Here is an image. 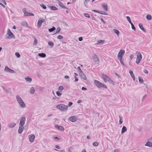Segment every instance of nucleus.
<instances>
[{"label": "nucleus", "mask_w": 152, "mask_h": 152, "mask_svg": "<svg viewBox=\"0 0 152 152\" xmlns=\"http://www.w3.org/2000/svg\"><path fill=\"white\" fill-rule=\"evenodd\" d=\"M56 108L62 111H66L68 109V106L63 104L57 105Z\"/></svg>", "instance_id": "obj_1"}, {"label": "nucleus", "mask_w": 152, "mask_h": 152, "mask_svg": "<svg viewBox=\"0 0 152 152\" xmlns=\"http://www.w3.org/2000/svg\"><path fill=\"white\" fill-rule=\"evenodd\" d=\"M16 98L18 103L21 107L24 108L26 107L25 104L19 96H16Z\"/></svg>", "instance_id": "obj_2"}, {"label": "nucleus", "mask_w": 152, "mask_h": 152, "mask_svg": "<svg viewBox=\"0 0 152 152\" xmlns=\"http://www.w3.org/2000/svg\"><path fill=\"white\" fill-rule=\"evenodd\" d=\"M137 55V59L136 63L137 64H139L142 58V56L141 53L139 51H137L136 52Z\"/></svg>", "instance_id": "obj_3"}, {"label": "nucleus", "mask_w": 152, "mask_h": 152, "mask_svg": "<svg viewBox=\"0 0 152 152\" xmlns=\"http://www.w3.org/2000/svg\"><path fill=\"white\" fill-rule=\"evenodd\" d=\"M7 34L8 35V36L6 38L7 39H12L15 37V35L11 32L9 29L8 30Z\"/></svg>", "instance_id": "obj_4"}, {"label": "nucleus", "mask_w": 152, "mask_h": 152, "mask_svg": "<svg viewBox=\"0 0 152 152\" xmlns=\"http://www.w3.org/2000/svg\"><path fill=\"white\" fill-rule=\"evenodd\" d=\"M125 53L124 50H121L118 52V59H122V57Z\"/></svg>", "instance_id": "obj_5"}, {"label": "nucleus", "mask_w": 152, "mask_h": 152, "mask_svg": "<svg viewBox=\"0 0 152 152\" xmlns=\"http://www.w3.org/2000/svg\"><path fill=\"white\" fill-rule=\"evenodd\" d=\"M26 120V118L25 117H22L20 120L19 126H23L25 124Z\"/></svg>", "instance_id": "obj_6"}, {"label": "nucleus", "mask_w": 152, "mask_h": 152, "mask_svg": "<svg viewBox=\"0 0 152 152\" xmlns=\"http://www.w3.org/2000/svg\"><path fill=\"white\" fill-rule=\"evenodd\" d=\"M4 70L5 72L12 73H14L15 72V71L14 70L10 69L7 66H5Z\"/></svg>", "instance_id": "obj_7"}, {"label": "nucleus", "mask_w": 152, "mask_h": 152, "mask_svg": "<svg viewBox=\"0 0 152 152\" xmlns=\"http://www.w3.org/2000/svg\"><path fill=\"white\" fill-rule=\"evenodd\" d=\"M94 82L97 87L98 88H100L101 87V86H102V83L96 80H95Z\"/></svg>", "instance_id": "obj_8"}, {"label": "nucleus", "mask_w": 152, "mask_h": 152, "mask_svg": "<svg viewBox=\"0 0 152 152\" xmlns=\"http://www.w3.org/2000/svg\"><path fill=\"white\" fill-rule=\"evenodd\" d=\"M102 78L104 82H107L110 77L107 75L103 74H102Z\"/></svg>", "instance_id": "obj_9"}, {"label": "nucleus", "mask_w": 152, "mask_h": 152, "mask_svg": "<svg viewBox=\"0 0 152 152\" xmlns=\"http://www.w3.org/2000/svg\"><path fill=\"white\" fill-rule=\"evenodd\" d=\"M35 137L34 134H31L29 135L28 138L29 141L31 142H34Z\"/></svg>", "instance_id": "obj_10"}, {"label": "nucleus", "mask_w": 152, "mask_h": 152, "mask_svg": "<svg viewBox=\"0 0 152 152\" xmlns=\"http://www.w3.org/2000/svg\"><path fill=\"white\" fill-rule=\"evenodd\" d=\"M45 21V20L44 19L39 20L37 23V27L39 28H40L41 26L42 23Z\"/></svg>", "instance_id": "obj_11"}, {"label": "nucleus", "mask_w": 152, "mask_h": 152, "mask_svg": "<svg viewBox=\"0 0 152 152\" xmlns=\"http://www.w3.org/2000/svg\"><path fill=\"white\" fill-rule=\"evenodd\" d=\"M77 118L76 116H72L69 118V120L72 122H75L77 120Z\"/></svg>", "instance_id": "obj_12"}, {"label": "nucleus", "mask_w": 152, "mask_h": 152, "mask_svg": "<svg viewBox=\"0 0 152 152\" xmlns=\"http://www.w3.org/2000/svg\"><path fill=\"white\" fill-rule=\"evenodd\" d=\"M19 128L18 130V133L19 134H21L23 130L24 129L23 126H19Z\"/></svg>", "instance_id": "obj_13"}, {"label": "nucleus", "mask_w": 152, "mask_h": 152, "mask_svg": "<svg viewBox=\"0 0 152 152\" xmlns=\"http://www.w3.org/2000/svg\"><path fill=\"white\" fill-rule=\"evenodd\" d=\"M92 58L93 60L95 62H96L97 61H99V58L96 54H93V56H92Z\"/></svg>", "instance_id": "obj_14"}, {"label": "nucleus", "mask_w": 152, "mask_h": 152, "mask_svg": "<svg viewBox=\"0 0 152 152\" xmlns=\"http://www.w3.org/2000/svg\"><path fill=\"white\" fill-rule=\"evenodd\" d=\"M102 6L104 10L107 11L108 10L107 5L106 3H103L102 4Z\"/></svg>", "instance_id": "obj_15"}, {"label": "nucleus", "mask_w": 152, "mask_h": 152, "mask_svg": "<svg viewBox=\"0 0 152 152\" xmlns=\"http://www.w3.org/2000/svg\"><path fill=\"white\" fill-rule=\"evenodd\" d=\"M55 127L59 129L60 130L63 131L64 130V129L63 127L61 126H59L58 125H55Z\"/></svg>", "instance_id": "obj_16"}, {"label": "nucleus", "mask_w": 152, "mask_h": 152, "mask_svg": "<svg viewBox=\"0 0 152 152\" xmlns=\"http://www.w3.org/2000/svg\"><path fill=\"white\" fill-rule=\"evenodd\" d=\"M79 75L80 77L84 80H86V77L85 75L83 73V72L79 73Z\"/></svg>", "instance_id": "obj_17"}, {"label": "nucleus", "mask_w": 152, "mask_h": 152, "mask_svg": "<svg viewBox=\"0 0 152 152\" xmlns=\"http://www.w3.org/2000/svg\"><path fill=\"white\" fill-rule=\"evenodd\" d=\"M139 26L140 28L144 32H146V30L145 28H144L143 26V25L141 23H140L139 24Z\"/></svg>", "instance_id": "obj_18"}, {"label": "nucleus", "mask_w": 152, "mask_h": 152, "mask_svg": "<svg viewBox=\"0 0 152 152\" xmlns=\"http://www.w3.org/2000/svg\"><path fill=\"white\" fill-rule=\"evenodd\" d=\"M129 73H130L132 77V78L133 80L135 81V78L133 71L132 70H130L129 72Z\"/></svg>", "instance_id": "obj_19"}, {"label": "nucleus", "mask_w": 152, "mask_h": 152, "mask_svg": "<svg viewBox=\"0 0 152 152\" xmlns=\"http://www.w3.org/2000/svg\"><path fill=\"white\" fill-rule=\"evenodd\" d=\"M58 4L60 7L62 8L66 9L68 10V8L64 6L63 4L61 2L58 0Z\"/></svg>", "instance_id": "obj_20"}, {"label": "nucleus", "mask_w": 152, "mask_h": 152, "mask_svg": "<svg viewBox=\"0 0 152 152\" xmlns=\"http://www.w3.org/2000/svg\"><path fill=\"white\" fill-rule=\"evenodd\" d=\"M34 14L32 13L29 12H26L25 13V14H24V16H34Z\"/></svg>", "instance_id": "obj_21"}, {"label": "nucleus", "mask_w": 152, "mask_h": 152, "mask_svg": "<svg viewBox=\"0 0 152 152\" xmlns=\"http://www.w3.org/2000/svg\"><path fill=\"white\" fill-rule=\"evenodd\" d=\"M16 124L15 123H11L8 126L9 128H13L15 126Z\"/></svg>", "instance_id": "obj_22"}, {"label": "nucleus", "mask_w": 152, "mask_h": 152, "mask_svg": "<svg viewBox=\"0 0 152 152\" xmlns=\"http://www.w3.org/2000/svg\"><path fill=\"white\" fill-rule=\"evenodd\" d=\"M145 145L148 146L149 147H152V142L150 141H148L146 143Z\"/></svg>", "instance_id": "obj_23"}, {"label": "nucleus", "mask_w": 152, "mask_h": 152, "mask_svg": "<svg viewBox=\"0 0 152 152\" xmlns=\"http://www.w3.org/2000/svg\"><path fill=\"white\" fill-rule=\"evenodd\" d=\"M127 128L125 126H123L121 130V133L123 134L127 130Z\"/></svg>", "instance_id": "obj_24"}, {"label": "nucleus", "mask_w": 152, "mask_h": 152, "mask_svg": "<svg viewBox=\"0 0 152 152\" xmlns=\"http://www.w3.org/2000/svg\"><path fill=\"white\" fill-rule=\"evenodd\" d=\"M25 79L27 82L29 83L31 82L32 81V79L28 76Z\"/></svg>", "instance_id": "obj_25"}, {"label": "nucleus", "mask_w": 152, "mask_h": 152, "mask_svg": "<svg viewBox=\"0 0 152 152\" xmlns=\"http://www.w3.org/2000/svg\"><path fill=\"white\" fill-rule=\"evenodd\" d=\"M38 56L40 57L44 58L46 56V55L45 53H39Z\"/></svg>", "instance_id": "obj_26"}, {"label": "nucleus", "mask_w": 152, "mask_h": 152, "mask_svg": "<svg viewBox=\"0 0 152 152\" xmlns=\"http://www.w3.org/2000/svg\"><path fill=\"white\" fill-rule=\"evenodd\" d=\"M113 31L114 32L117 34L118 36H119L120 32L118 30L116 29H113Z\"/></svg>", "instance_id": "obj_27"}, {"label": "nucleus", "mask_w": 152, "mask_h": 152, "mask_svg": "<svg viewBox=\"0 0 152 152\" xmlns=\"http://www.w3.org/2000/svg\"><path fill=\"white\" fill-rule=\"evenodd\" d=\"M35 91V90L33 87H31L30 89V92L31 94H33Z\"/></svg>", "instance_id": "obj_28"}, {"label": "nucleus", "mask_w": 152, "mask_h": 152, "mask_svg": "<svg viewBox=\"0 0 152 152\" xmlns=\"http://www.w3.org/2000/svg\"><path fill=\"white\" fill-rule=\"evenodd\" d=\"M138 80L139 82L140 83H143L144 81L142 78L140 77H138Z\"/></svg>", "instance_id": "obj_29"}, {"label": "nucleus", "mask_w": 152, "mask_h": 152, "mask_svg": "<svg viewBox=\"0 0 152 152\" xmlns=\"http://www.w3.org/2000/svg\"><path fill=\"white\" fill-rule=\"evenodd\" d=\"M56 30V28L54 26H53L52 28H49L48 29V31L49 32H51Z\"/></svg>", "instance_id": "obj_30"}, {"label": "nucleus", "mask_w": 152, "mask_h": 152, "mask_svg": "<svg viewBox=\"0 0 152 152\" xmlns=\"http://www.w3.org/2000/svg\"><path fill=\"white\" fill-rule=\"evenodd\" d=\"M146 18L148 20H150L152 18V17L151 15L150 14H148L146 15Z\"/></svg>", "instance_id": "obj_31"}, {"label": "nucleus", "mask_w": 152, "mask_h": 152, "mask_svg": "<svg viewBox=\"0 0 152 152\" xmlns=\"http://www.w3.org/2000/svg\"><path fill=\"white\" fill-rule=\"evenodd\" d=\"M49 7L50 8V9L53 10H58V9L55 6H50Z\"/></svg>", "instance_id": "obj_32"}, {"label": "nucleus", "mask_w": 152, "mask_h": 152, "mask_svg": "<svg viewBox=\"0 0 152 152\" xmlns=\"http://www.w3.org/2000/svg\"><path fill=\"white\" fill-rule=\"evenodd\" d=\"M119 118H120L119 124H121L123 123V117L122 116H119Z\"/></svg>", "instance_id": "obj_33"}, {"label": "nucleus", "mask_w": 152, "mask_h": 152, "mask_svg": "<svg viewBox=\"0 0 152 152\" xmlns=\"http://www.w3.org/2000/svg\"><path fill=\"white\" fill-rule=\"evenodd\" d=\"M21 25L24 26H27L28 25V24L26 22L23 21L22 22Z\"/></svg>", "instance_id": "obj_34"}, {"label": "nucleus", "mask_w": 152, "mask_h": 152, "mask_svg": "<svg viewBox=\"0 0 152 152\" xmlns=\"http://www.w3.org/2000/svg\"><path fill=\"white\" fill-rule=\"evenodd\" d=\"M64 89V87L62 86H60L59 87L58 90L60 91H61Z\"/></svg>", "instance_id": "obj_35"}, {"label": "nucleus", "mask_w": 152, "mask_h": 152, "mask_svg": "<svg viewBox=\"0 0 152 152\" xmlns=\"http://www.w3.org/2000/svg\"><path fill=\"white\" fill-rule=\"evenodd\" d=\"M104 41L102 40H99L97 41L98 44H102L104 43Z\"/></svg>", "instance_id": "obj_36"}, {"label": "nucleus", "mask_w": 152, "mask_h": 152, "mask_svg": "<svg viewBox=\"0 0 152 152\" xmlns=\"http://www.w3.org/2000/svg\"><path fill=\"white\" fill-rule=\"evenodd\" d=\"M48 44L51 47H52L54 45L53 43L51 41H49L48 42Z\"/></svg>", "instance_id": "obj_37"}, {"label": "nucleus", "mask_w": 152, "mask_h": 152, "mask_svg": "<svg viewBox=\"0 0 152 152\" xmlns=\"http://www.w3.org/2000/svg\"><path fill=\"white\" fill-rule=\"evenodd\" d=\"M99 13L100 14H102V15H107V14L106 12H105L104 11H99Z\"/></svg>", "instance_id": "obj_38"}, {"label": "nucleus", "mask_w": 152, "mask_h": 152, "mask_svg": "<svg viewBox=\"0 0 152 152\" xmlns=\"http://www.w3.org/2000/svg\"><path fill=\"white\" fill-rule=\"evenodd\" d=\"M34 42L33 44L34 45H36L37 43V39L35 38L34 39Z\"/></svg>", "instance_id": "obj_39"}, {"label": "nucleus", "mask_w": 152, "mask_h": 152, "mask_svg": "<svg viewBox=\"0 0 152 152\" xmlns=\"http://www.w3.org/2000/svg\"><path fill=\"white\" fill-rule=\"evenodd\" d=\"M107 81H108L110 83L112 84L113 85L114 84V81L113 80H111L110 78Z\"/></svg>", "instance_id": "obj_40"}, {"label": "nucleus", "mask_w": 152, "mask_h": 152, "mask_svg": "<svg viewBox=\"0 0 152 152\" xmlns=\"http://www.w3.org/2000/svg\"><path fill=\"white\" fill-rule=\"evenodd\" d=\"M90 0H85V1H84V5L87 7L86 4L88 2L90 1Z\"/></svg>", "instance_id": "obj_41"}, {"label": "nucleus", "mask_w": 152, "mask_h": 152, "mask_svg": "<svg viewBox=\"0 0 152 152\" xmlns=\"http://www.w3.org/2000/svg\"><path fill=\"white\" fill-rule=\"evenodd\" d=\"M40 6L42 7V9H43L45 10L46 9V7L43 4H41L40 5Z\"/></svg>", "instance_id": "obj_42"}, {"label": "nucleus", "mask_w": 152, "mask_h": 152, "mask_svg": "<svg viewBox=\"0 0 152 152\" xmlns=\"http://www.w3.org/2000/svg\"><path fill=\"white\" fill-rule=\"evenodd\" d=\"M15 55L18 58H20V54L18 52L15 53Z\"/></svg>", "instance_id": "obj_43"}, {"label": "nucleus", "mask_w": 152, "mask_h": 152, "mask_svg": "<svg viewBox=\"0 0 152 152\" xmlns=\"http://www.w3.org/2000/svg\"><path fill=\"white\" fill-rule=\"evenodd\" d=\"M57 38L59 39H62L63 38V37L61 35H59L57 37Z\"/></svg>", "instance_id": "obj_44"}, {"label": "nucleus", "mask_w": 152, "mask_h": 152, "mask_svg": "<svg viewBox=\"0 0 152 152\" xmlns=\"http://www.w3.org/2000/svg\"><path fill=\"white\" fill-rule=\"evenodd\" d=\"M56 94L57 95L59 96H60L62 94L61 93H60L59 92V91H57L56 92Z\"/></svg>", "instance_id": "obj_45"}, {"label": "nucleus", "mask_w": 152, "mask_h": 152, "mask_svg": "<svg viewBox=\"0 0 152 152\" xmlns=\"http://www.w3.org/2000/svg\"><path fill=\"white\" fill-rule=\"evenodd\" d=\"M61 30V29L60 27L56 29V33H59L60 31Z\"/></svg>", "instance_id": "obj_46"}, {"label": "nucleus", "mask_w": 152, "mask_h": 152, "mask_svg": "<svg viewBox=\"0 0 152 152\" xmlns=\"http://www.w3.org/2000/svg\"><path fill=\"white\" fill-rule=\"evenodd\" d=\"M84 15L86 17L89 18L90 17L88 13H85L84 14Z\"/></svg>", "instance_id": "obj_47"}, {"label": "nucleus", "mask_w": 152, "mask_h": 152, "mask_svg": "<svg viewBox=\"0 0 152 152\" xmlns=\"http://www.w3.org/2000/svg\"><path fill=\"white\" fill-rule=\"evenodd\" d=\"M77 69L78 70V72L79 73L83 72L81 70L80 66L78 67Z\"/></svg>", "instance_id": "obj_48"}, {"label": "nucleus", "mask_w": 152, "mask_h": 152, "mask_svg": "<svg viewBox=\"0 0 152 152\" xmlns=\"http://www.w3.org/2000/svg\"><path fill=\"white\" fill-rule=\"evenodd\" d=\"M93 145L94 146H97L98 145V143L97 142H94L93 143Z\"/></svg>", "instance_id": "obj_49"}, {"label": "nucleus", "mask_w": 152, "mask_h": 152, "mask_svg": "<svg viewBox=\"0 0 152 152\" xmlns=\"http://www.w3.org/2000/svg\"><path fill=\"white\" fill-rule=\"evenodd\" d=\"M120 60V63H121V64H122L124 66H125V65L124 64V63H123V60H122V59H119Z\"/></svg>", "instance_id": "obj_50"}, {"label": "nucleus", "mask_w": 152, "mask_h": 152, "mask_svg": "<svg viewBox=\"0 0 152 152\" xmlns=\"http://www.w3.org/2000/svg\"><path fill=\"white\" fill-rule=\"evenodd\" d=\"M102 87L104 88H107V86L106 85H104V84L103 83H102V86H101V87Z\"/></svg>", "instance_id": "obj_51"}, {"label": "nucleus", "mask_w": 152, "mask_h": 152, "mask_svg": "<svg viewBox=\"0 0 152 152\" xmlns=\"http://www.w3.org/2000/svg\"><path fill=\"white\" fill-rule=\"evenodd\" d=\"M126 18L129 23L131 21V20H130V18L129 16H127Z\"/></svg>", "instance_id": "obj_52"}, {"label": "nucleus", "mask_w": 152, "mask_h": 152, "mask_svg": "<svg viewBox=\"0 0 152 152\" xmlns=\"http://www.w3.org/2000/svg\"><path fill=\"white\" fill-rule=\"evenodd\" d=\"M131 26H132V29L134 30V31H136V28L135 27L134 24L133 25H132Z\"/></svg>", "instance_id": "obj_53"}, {"label": "nucleus", "mask_w": 152, "mask_h": 152, "mask_svg": "<svg viewBox=\"0 0 152 152\" xmlns=\"http://www.w3.org/2000/svg\"><path fill=\"white\" fill-rule=\"evenodd\" d=\"M73 104V103L72 102H69L68 104V106L69 107H70Z\"/></svg>", "instance_id": "obj_54"}, {"label": "nucleus", "mask_w": 152, "mask_h": 152, "mask_svg": "<svg viewBox=\"0 0 152 152\" xmlns=\"http://www.w3.org/2000/svg\"><path fill=\"white\" fill-rule=\"evenodd\" d=\"M147 96V95L146 94H145L144 96L142 98V101H143V100L145 99L146 97V96Z\"/></svg>", "instance_id": "obj_55"}, {"label": "nucleus", "mask_w": 152, "mask_h": 152, "mask_svg": "<svg viewBox=\"0 0 152 152\" xmlns=\"http://www.w3.org/2000/svg\"><path fill=\"white\" fill-rule=\"evenodd\" d=\"M83 40V38L82 37H80L78 38V40L80 41H81Z\"/></svg>", "instance_id": "obj_56"}, {"label": "nucleus", "mask_w": 152, "mask_h": 152, "mask_svg": "<svg viewBox=\"0 0 152 152\" xmlns=\"http://www.w3.org/2000/svg\"><path fill=\"white\" fill-rule=\"evenodd\" d=\"M23 12L24 13V14H25V13L26 12H27V11H26V9L25 8H23Z\"/></svg>", "instance_id": "obj_57"}, {"label": "nucleus", "mask_w": 152, "mask_h": 152, "mask_svg": "<svg viewBox=\"0 0 152 152\" xmlns=\"http://www.w3.org/2000/svg\"><path fill=\"white\" fill-rule=\"evenodd\" d=\"M92 11L94 12H97V13H99V11H98V10H92Z\"/></svg>", "instance_id": "obj_58"}, {"label": "nucleus", "mask_w": 152, "mask_h": 152, "mask_svg": "<svg viewBox=\"0 0 152 152\" xmlns=\"http://www.w3.org/2000/svg\"><path fill=\"white\" fill-rule=\"evenodd\" d=\"M82 90L85 91V90H87V89L86 87H82Z\"/></svg>", "instance_id": "obj_59"}, {"label": "nucleus", "mask_w": 152, "mask_h": 152, "mask_svg": "<svg viewBox=\"0 0 152 152\" xmlns=\"http://www.w3.org/2000/svg\"><path fill=\"white\" fill-rule=\"evenodd\" d=\"M101 21L104 24H105L106 23L105 22L104 20L102 18H101Z\"/></svg>", "instance_id": "obj_60"}, {"label": "nucleus", "mask_w": 152, "mask_h": 152, "mask_svg": "<svg viewBox=\"0 0 152 152\" xmlns=\"http://www.w3.org/2000/svg\"><path fill=\"white\" fill-rule=\"evenodd\" d=\"M2 2L5 5L7 4V3L4 0H1Z\"/></svg>", "instance_id": "obj_61"}, {"label": "nucleus", "mask_w": 152, "mask_h": 152, "mask_svg": "<svg viewBox=\"0 0 152 152\" xmlns=\"http://www.w3.org/2000/svg\"><path fill=\"white\" fill-rule=\"evenodd\" d=\"M145 84V85L146 87L147 88H148V89H150V86H149V87H148V86L147 85V84Z\"/></svg>", "instance_id": "obj_62"}, {"label": "nucleus", "mask_w": 152, "mask_h": 152, "mask_svg": "<svg viewBox=\"0 0 152 152\" xmlns=\"http://www.w3.org/2000/svg\"><path fill=\"white\" fill-rule=\"evenodd\" d=\"M4 91H5V92L7 94H10V91L6 89Z\"/></svg>", "instance_id": "obj_63"}, {"label": "nucleus", "mask_w": 152, "mask_h": 152, "mask_svg": "<svg viewBox=\"0 0 152 152\" xmlns=\"http://www.w3.org/2000/svg\"><path fill=\"white\" fill-rule=\"evenodd\" d=\"M54 139H56V140H60V139L59 138L57 137H54Z\"/></svg>", "instance_id": "obj_64"}]
</instances>
